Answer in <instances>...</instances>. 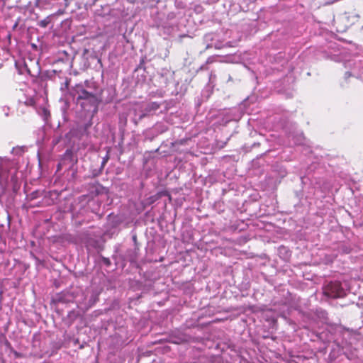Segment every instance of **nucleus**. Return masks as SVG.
I'll return each mask as SVG.
<instances>
[{"label":"nucleus","instance_id":"obj_1","mask_svg":"<svg viewBox=\"0 0 363 363\" xmlns=\"http://www.w3.org/2000/svg\"><path fill=\"white\" fill-rule=\"evenodd\" d=\"M69 94L84 111L93 114L97 113L99 106L102 102L101 91H89L81 84H77L69 90Z\"/></svg>","mask_w":363,"mask_h":363},{"label":"nucleus","instance_id":"obj_2","mask_svg":"<svg viewBox=\"0 0 363 363\" xmlns=\"http://www.w3.org/2000/svg\"><path fill=\"white\" fill-rule=\"evenodd\" d=\"M323 294L331 298H342L346 295V292L341 286L340 281H330L323 287Z\"/></svg>","mask_w":363,"mask_h":363},{"label":"nucleus","instance_id":"obj_3","mask_svg":"<svg viewBox=\"0 0 363 363\" xmlns=\"http://www.w3.org/2000/svg\"><path fill=\"white\" fill-rule=\"evenodd\" d=\"M72 301L73 296L67 292L57 294L51 299V303L55 305L58 303H68Z\"/></svg>","mask_w":363,"mask_h":363},{"label":"nucleus","instance_id":"obj_4","mask_svg":"<svg viewBox=\"0 0 363 363\" xmlns=\"http://www.w3.org/2000/svg\"><path fill=\"white\" fill-rule=\"evenodd\" d=\"M160 106L161 104L155 101L148 103L144 108V113L140 116L139 118L142 119L147 116L154 114L155 111L160 108Z\"/></svg>","mask_w":363,"mask_h":363},{"label":"nucleus","instance_id":"obj_5","mask_svg":"<svg viewBox=\"0 0 363 363\" xmlns=\"http://www.w3.org/2000/svg\"><path fill=\"white\" fill-rule=\"evenodd\" d=\"M123 222V218L120 215L110 213L107 216V224L111 228H116Z\"/></svg>","mask_w":363,"mask_h":363},{"label":"nucleus","instance_id":"obj_6","mask_svg":"<svg viewBox=\"0 0 363 363\" xmlns=\"http://www.w3.org/2000/svg\"><path fill=\"white\" fill-rule=\"evenodd\" d=\"M2 217L3 220H0V234L9 230L11 225V216L7 211L3 213Z\"/></svg>","mask_w":363,"mask_h":363},{"label":"nucleus","instance_id":"obj_7","mask_svg":"<svg viewBox=\"0 0 363 363\" xmlns=\"http://www.w3.org/2000/svg\"><path fill=\"white\" fill-rule=\"evenodd\" d=\"M77 160L74 157V154L72 150H67L65 152L63 157L61 160L62 164H68V165H73L74 163H76Z\"/></svg>","mask_w":363,"mask_h":363},{"label":"nucleus","instance_id":"obj_8","mask_svg":"<svg viewBox=\"0 0 363 363\" xmlns=\"http://www.w3.org/2000/svg\"><path fill=\"white\" fill-rule=\"evenodd\" d=\"M79 313L75 311H71L68 313L66 318H63V322L67 325L70 326L74 321L78 318Z\"/></svg>","mask_w":363,"mask_h":363},{"label":"nucleus","instance_id":"obj_9","mask_svg":"<svg viewBox=\"0 0 363 363\" xmlns=\"http://www.w3.org/2000/svg\"><path fill=\"white\" fill-rule=\"evenodd\" d=\"M33 65H34V67L33 69H31V68H30L28 65L27 63H25L24 66H25V68H26V70L27 72V73L31 76V77H37L40 74V69L38 66V62H35V63H33Z\"/></svg>","mask_w":363,"mask_h":363},{"label":"nucleus","instance_id":"obj_10","mask_svg":"<svg viewBox=\"0 0 363 363\" xmlns=\"http://www.w3.org/2000/svg\"><path fill=\"white\" fill-rule=\"evenodd\" d=\"M62 74L61 71H56V70H52V71H47L43 74V77L45 79H51L55 82L57 81V78H61L60 74Z\"/></svg>","mask_w":363,"mask_h":363},{"label":"nucleus","instance_id":"obj_11","mask_svg":"<svg viewBox=\"0 0 363 363\" xmlns=\"http://www.w3.org/2000/svg\"><path fill=\"white\" fill-rule=\"evenodd\" d=\"M108 160H109V152H107L106 156L103 158L100 169L99 171H94V172H93V177H96L99 174H101L102 169H104V166L106 165V164L107 163Z\"/></svg>","mask_w":363,"mask_h":363},{"label":"nucleus","instance_id":"obj_12","mask_svg":"<svg viewBox=\"0 0 363 363\" xmlns=\"http://www.w3.org/2000/svg\"><path fill=\"white\" fill-rule=\"evenodd\" d=\"M50 23V19L49 17H47L45 19L40 21L38 23V26L41 28H46Z\"/></svg>","mask_w":363,"mask_h":363},{"label":"nucleus","instance_id":"obj_13","mask_svg":"<svg viewBox=\"0 0 363 363\" xmlns=\"http://www.w3.org/2000/svg\"><path fill=\"white\" fill-rule=\"evenodd\" d=\"M69 82H70V79L68 78H66L65 82H64V84H62V86L60 87V90L62 91H68L69 92Z\"/></svg>","mask_w":363,"mask_h":363},{"label":"nucleus","instance_id":"obj_14","mask_svg":"<svg viewBox=\"0 0 363 363\" xmlns=\"http://www.w3.org/2000/svg\"><path fill=\"white\" fill-rule=\"evenodd\" d=\"M101 259L106 267H109L111 264V260L107 257L101 256Z\"/></svg>","mask_w":363,"mask_h":363},{"label":"nucleus","instance_id":"obj_15","mask_svg":"<svg viewBox=\"0 0 363 363\" xmlns=\"http://www.w3.org/2000/svg\"><path fill=\"white\" fill-rule=\"evenodd\" d=\"M145 57H143L141 58L140 61V64L138 65V66L137 67V68L135 69V71L138 70L139 69H145V67L144 66L145 65Z\"/></svg>","mask_w":363,"mask_h":363},{"label":"nucleus","instance_id":"obj_16","mask_svg":"<svg viewBox=\"0 0 363 363\" xmlns=\"http://www.w3.org/2000/svg\"><path fill=\"white\" fill-rule=\"evenodd\" d=\"M160 196L158 195H155V196H151L150 198V199H151V202H153L155 201H156Z\"/></svg>","mask_w":363,"mask_h":363},{"label":"nucleus","instance_id":"obj_17","mask_svg":"<svg viewBox=\"0 0 363 363\" xmlns=\"http://www.w3.org/2000/svg\"><path fill=\"white\" fill-rule=\"evenodd\" d=\"M13 354H14L16 357L18 358V357H22L21 354L18 352H16V351H13Z\"/></svg>","mask_w":363,"mask_h":363},{"label":"nucleus","instance_id":"obj_18","mask_svg":"<svg viewBox=\"0 0 363 363\" xmlns=\"http://www.w3.org/2000/svg\"><path fill=\"white\" fill-rule=\"evenodd\" d=\"M4 344L6 347H11V344L6 339L4 340Z\"/></svg>","mask_w":363,"mask_h":363},{"label":"nucleus","instance_id":"obj_19","mask_svg":"<svg viewBox=\"0 0 363 363\" xmlns=\"http://www.w3.org/2000/svg\"><path fill=\"white\" fill-rule=\"evenodd\" d=\"M38 194V192H33L31 194L30 196H31V199H35V195Z\"/></svg>","mask_w":363,"mask_h":363},{"label":"nucleus","instance_id":"obj_20","mask_svg":"<svg viewBox=\"0 0 363 363\" xmlns=\"http://www.w3.org/2000/svg\"><path fill=\"white\" fill-rule=\"evenodd\" d=\"M100 193H101V191H100V190H99V189H96V194H100Z\"/></svg>","mask_w":363,"mask_h":363},{"label":"nucleus","instance_id":"obj_21","mask_svg":"<svg viewBox=\"0 0 363 363\" xmlns=\"http://www.w3.org/2000/svg\"><path fill=\"white\" fill-rule=\"evenodd\" d=\"M96 298L94 297V298H92L93 303L96 302Z\"/></svg>","mask_w":363,"mask_h":363},{"label":"nucleus","instance_id":"obj_22","mask_svg":"<svg viewBox=\"0 0 363 363\" xmlns=\"http://www.w3.org/2000/svg\"><path fill=\"white\" fill-rule=\"evenodd\" d=\"M96 298L94 297V298H92L93 303L96 302Z\"/></svg>","mask_w":363,"mask_h":363},{"label":"nucleus","instance_id":"obj_23","mask_svg":"<svg viewBox=\"0 0 363 363\" xmlns=\"http://www.w3.org/2000/svg\"><path fill=\"white\" fill-rule=\"evenodd\" d=\"M99 188H100L101 189H103L102 186H100V185H99Z\"/></svg>","mask_w":363,"mask_h":363},{"label":"nucleus","instance_id":"obj_24","mask_svg":"<svg viewBox=\"0 0 363 363\" xmlns=\"http://www.w3.org/2000/svg\"><path fill=\"white\" fill-rule=\"evenodd\" d=\"M136 240V237H135V236H134V237H133V240Z\"/></svg>","mask_w":363,"mask_h":363}]
</instances>
